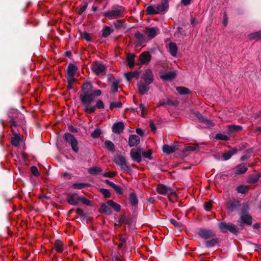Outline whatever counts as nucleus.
<instances>
[{
	"instance_id": "nucleus-9",
	"label": "nucleus",
	"mask_w": 261,
	"mask_h": 261,
	"mask_svg": "<svg viewBox=\"0 0 261 261\" xmlns=\"http://www.w3.org/2000/svg\"><path fill=\"white\" fill-rule=\"evenodd\" d=\"M193 114L198 119L200 122L205 123L206 126H213L214 125V123L211 120L203 117L199 112H195Z\"/></svg>"
},
{
	"instance_id": "nucleus-12",
	"label": "nucleus",
	"mask_w": 261,
	"mask_h": 261,
	"mask_svg": "<svg viewBox=\"0 0 261 261\" xmlns=\"http://www.w3.org/2000/svg\"><path fill=\"white\" fill-rule=\"evenodd\" d=\"M141 149H138L137 150L132 149L130 151V155L133 160L139 163L141 161Z\"/></svg>"
},
{
	"instance_id": "nucleus-36",
	"label": "nucleus",
	"mask_w": 261,
	"mask_h": 261,
	"mask_svg": "<svg viewBox=\"0 0 261 261\" xmlns=\"http://www.w3.org/2000/svg\"><path fill=\"white\" fill-rule=\"evenodd\" d=\"M169 47L170 54L173 56H175L177 52V47L176 44L174 43H170L169 44Z\"/></svg>"
},
{
	"instance_id": "nucleus-16",
	"label": "nucleus",
	"mask_w": 261,
	"mask_h": 261,
	"mask_svg": "<svg viewBox=\"0 0 261 261\" xmlns=\"http://www.w3.org/2000/svg\"><path fill=\"white\" fill-rule=\"evenodd\" d=\"M158 14L164 13L168 8V0H165L156 5Z\"/></svg>"
},
{
	"instance_id": "nucleus-52",
	"label": "nucleus",
	"mask_w": 261,
	"mask_h": 261,
	"mask_svg": "<svg viewBox=\"0 0 261 261\" xmlns=\"http://www.w3.org/2000/svg\"><path fill=\"white\" fill-rule=\"evenodd\" d=\"M111 187L113 188L114 190L119 194H123V191L121 189V188L118 185H116V184H111Z\"/></svg>"
},
{
	"instance_id": "nucleus-61",
	"label": "nucleus",
	"mask_w": 261,
	"mask_h": 261,
	"mask_svg": "<svg viewBox=\"0 0 261 261\" xmlns=\"http://www.w3.org/2000/svg\"><path fill=\"white\" fill-rule=\"evenodd\" d=\"M95 107H97L99 109H102L104 108V105L103 102L101 100H98L97 101L96 106Z\"/></svg>"
},
{
	"instance_id": "nucleus-26",
	"label": "nucleus",
	"mask_w": 261,
	"mask_h": 261,
	"mask_svg": "<svg viewBox=\"0 0 261 261\" xmlns=\"http://www.w3.org/2000/svg\"><path fill=\"white\" fill-rule=\"evenodd\" d=\"M102 171V169L100 167H93L89 168L88 170V173L93 175H99Z\"/></svg>"
},
{
	"instance_id": "nucleus-19",
	"label": "nucleus",
	"mask_w": 261,
	"mask_h": 261,
	"mask_svg": "<svg viewBox=\"0 0 261 261\" xmlns=\"http://www.w3.org/2000/svg\"><path fill=\"white\" fill-rule=\"evenodd\" d=\"M99 211L101 213H103L105 214L110 215H111L112 212L111 208V206L108 204V201L106 203H102L100 206L99 209Z\"/></svg>"
},
{
	"instance_id": "nucleus-31",
	"label": "nucleus",
	"mask_w": 261,
	"mask_h": 261,
	"mask_svg": "<svg viewBox=\"0 0 261 261\" xmlns=\"http://www.w3.org/2000/svg\"><path fill=\"white\" fill-rule=\"evenodd\" d=\"M146 12L148 15L158 14L156 5L149 6L146 8Z\"/></svg>"
},
{
	"instance_id": "nucleus-49",
	"label": "nucleus",
	"mask_w": 261,
	"mask_h": 261,
	"mask_svg": "<svg viewBox=\"0 0 261 261\" xmlns=\"http://www.w3.org/2000/svg\"><path fill=\"white\" fill-rule=\"evenodd\" d=\"M249 38L250 39H254L256 38H261V31L250 34Z\"/></svg>"
},
{
	"instance_id": "nucleus-27",
	"label": "nucleus",
	"mask_w": 261,
	"mask_h": 261,
	"mask_svg": "<svg viewBox=\"0 0 261 261\" xmlns=\"http://www.w3.org/2000/svg\"><path fill=\"white\" fill-rule=\"evenodd\" d=\"M114 31V29L109 26H105L102 30V36L106 38Z\"/></svg>"
},
{
	"instance_id": "nucleus-33",
	"label": "nucleus",
	"mask_w": 261,
	"mask_h": 261,
	"mask_svg": "<svg viewBox=\"0 0 261 261\" xmlns=\"http://www.w3.org/2000/svg\"><path fill=\"white\" fill-rule=\"evenodd\" d=\"M137 112L138 114L142 117H145L146 115L145 106L143 103H140L139 106L137 108Z\"/></svg>"
},
{
	"instance_id": "nucleus-48",
	"label": "nucleus",
	"mask_w": 261,
	"mask_h": 261,
	"mask_svg": "<svg viewBox=\"0 0 261 261\" xmlns=\"http://www.w3.org/2000/svg\"><path fill=\"white\" fill-rule=\"evenodd\" d=\"M87 186H88V184H87L77 183V184H73L72 187L74 189H82L87 187Z\"/></svg>"
},
{
	"instance_id": "nucleus-45",
	"label": "nucleus",
	"mask_w": 261,
	"mask_h": 261,
	"mask_svg": "<svg viewBox=\"0 0 261 261\" xmlns=\"http://www.w3.org/2000/svg\"><path fill=\"white\" fill-rule=\"evenodd\" d=\"M216 138L219 140H224V141H228L229 140V137L223 134L222 133H219L216 135Z\"/></svg>"
},
{
	"instance_id": "nucleus-24",
	"label": "nucleus",
	"mask_w": 261,
	"mask_h": 261,
	"mask_svg": "<svg viewBox=\"0 0 261 261\" xmlns=\"http://www.w3.org/2000/svg\"><path fill=\"white\" fill-rule=\"evenodd\" d=\"M247 170V167L244 164L239 165L236 168L234 174L240 175L245 173Z\"/></svg>"
},
{
	"instance_id": "nucleus-18",
	"label": "nucleus",
	"mask_w": 261,
	"mask_h": 261,
	"mask_svg": "<svg viewBox=\"0 0 261 261\" xmlns=\"http://www.w3.org/2000/svg\"><path fill=\"white\" fill-rule=\"evenodd\" d=\"M178 149V145H173L171 146H169L167 144H165L163 146V151L164 152L170 154L174 152H175L176 150Z\"/></svg>"
},
{
	"instance_id": "nucleus-35",
	"label": "nucleus",
	"mask_w": 261,
	"mask_h": 261,
	"mask_svg": "<svg viewBox=\"0 0 261 261\" xmlns=\"http://www.w3.org/2000/svg\"><path fill=\"white\" fill-rule=\"evenodd\" d=\"M108 204L111 206V208H113L114 211L116 212H119L120 210L121 207L119 204L115 202L112 200H108Z\"/></svg>"
},
{
	"instance_id": "nucleus-56",
	"label": "nucleus",
	"mask_w": 261,
	"mask_h": 261,
	"mask_svg": "<svg viewBox=\"0 0 261 261\" xmlns=\"http://www.w3.org/2000/svg\"><path fill=\"white\" fill-rule=\"evenodd\" d=\"M100 192H101V193L104 195V196L106 198H109L111 196V193H110V192L109 191V190H108L107 189H100Z\"/></svg>"
},
{
	"instance_id": "nucleus-8",
	"label": "nucleus",
	"mask_w": 261,
	"mask_h": 261,
	"mask_svg": "<svg viewBox=\"0 0 261 261\" xmlns=\"http://www.w3.org/2000/svg\"><path fill=\"white\" fill-rule=\"evenodd\" d=\"M143 79L147 85H149L153 82V75L150 69H147L144 71Z\"/></svg>"
},
{
	"instance_id": "nucleus-28",
	"label": "nucleus",
	"mask_w": 261,
	"mask_h": 261,
	"mask_svg": "<svg viewBox=\"0 0 261 261\" xmlns=\"http://www.w3.org/2000/svg\"><path fill=\"white\" fill-rule=\"evenodd\" d=\"M241 222L247 225H251L252 224V218L248 214H242L241 216Z\"/></svg>"
},
{
	"instance_id": "nucleus-58",
	"label": "nucleus",
	"mask_w": 261,
	"mask_h": 261,
	"mask_svg": "<svg viewBox=\"0 0 261 261\" xmlns=\"http://www.w3.org/2000/svg\"><path fill=\"white\" fill-rule=\"evenodd\" d=\"M80 201H81L83 204H86L87 205H91V201L85 198V197H80Z\"/></svg>"
},
{
	"instance_id": "nucleus-38",
	"label": "nucleus",
	"mask_w": 261,
	"mask_h": 261,
	"mask_svg": "<svg viewBox=\"0 0 261 261\" xmlns=\"http://www.w3.org/2000/svg\"><path fill=\"white\" fill-rule=\"evenodd\" d=\"M129 201L132 205H136L138 204V199L135 193H132L129 196Z\"/></svg>"
},
{
	"instance_id": "nucleus-23",
	"label": "nucleus",
	"mask_w": 261,
	"mask_h": 261,
	"mask_svg": "<svg viewBox=\"0 0 261 261\" xmlns=\"http://www.w3.org/2000/svg\"><path fill=\"white\" fill-rule=\"evenodd\" d=\"M54 248L58 252H62L66 247L64 245L63 242L60 240H57L54 244Z\"/></svg>"
},
{
	"instance_id": "nucleus-47",
	"label": "nucleus",
	"mask_w": 261,
	"mask_h": 261,
	"mask_svg": "<svg viewBox=\"0 0 261 261\" xmlns=\"http://www.w3.org/2000/svg\"><path fill=\"white\" fill-rule=\"evenodd\" d=\"M101 134V130L99 128H96L92 133H91V137L93 138H98Z\"/></svg>"
},
{
	"instance_id": "nucleus-62",
	"label": "nucleus",
	"mask_w": 261,
	"mask_h": 261,
	"mask_svg": "<svg viewBox=\"0 0 261 261\" xmlns=\"http://www.w3.org/2000/svg\"><path fill=\"white\" fill-rule=\"evenodd\" d=\"M258 180V178L256 176L251 177L248 180V182L250 184H255Z\"/></svg>"
},
{
	"instance_id": "nucleus-20",
	"label": "nucleus",
	"mask_w": 261,
	"mask_h": 261,
	"mask_svg": "<svg viewBox=\"0 0 261 261\" xmlns=\"http://www.w3.org/2000/svg\"><path fill=\"white\" fill-rule=\"evenodd\" d=\"M239 205V201L237 200L228 201L226 204L227 208L231 212L235 211Z\"/></svg>"
},
{
	"instance_id": "nucleus-29",
	"label": "nucleus",
	"mask_w": 261,
	"mask_h": 261,
	"mask_svg": "<svg viewBox=\"0 0 261 261\" xmlns=\"http://www.w3.org/2000/svg\"><path fill=\"white\" fill-rule=\"evenodd\" d=\"M135 37L140 43H143L146 41L147 38L144 33L143 34L140 32H137L135 34Z\"/></svg>"
},
{
	"instance_id": "nucleus-50",
	"label": "nucleus",
	"mask_w": 261,
	"mask_h": 261,
	"mask_svg": "<svg viewBox=\"0 0 261 261\" xmlns=\"http://www.w3.org/2000/svg\"><path fill=\"white\" fill-rule=\"evenodd\" d=\"M249 38L250 39H254L256 38H261V31L250 34Z\"/></svg>"
},
{
	"instance_id": "nucleus-34",
	"label": "nucleus",
	"mask_w": 261,
	"mask_h": 261,
	"mask_svg": "<svg viewBox=\"0 0 261 261\" xmlns=\"http://www.w3.org/2000/svg\"><path fill=\"white\" fill-rule=\"evenodd\" d=\"M92 85L89 83H85L82 87V93H89L92 92L91 90L92 89Z\"/></svg>"
},
{
	"instance_id": "nucleus-42",
	"label": "nucleus",
	"mask_w": 261,
	"mask_h": 261,
	"mask_svg": "<svg viewBox=\"0 0 261 261\" xmlns=\"http://www.w3.org/2000/svg\"><path fill=\"white\" fill-rule=\"evenodd\" d=\"M138 74V72L134 71L127 72L125 74V77L128 82L131 81L133 77H135Z\"/></svg>"
},
{
	"instance_id": "nucleus-7",
	"label": "nucleus",
	"mask_w": 261,
	"mask_h": 261,
	"mask_svg": "<svg viewBox=\"0 0 261 261\" xmlns=\"http://www.w3.org/2000/svg\"><path fill=\"white\" fill-rule=\"evenodd\" d=\"M124 127V123L122 121H119L113 124L112 129L114 133L120 134L123 133Z\"/></svg>"
},
{
	"instance_id": "nucleus-46",
	"label": "nucleus",
	"mask_w": 261,
	"mask_h": 261,
	"mask_svg": "<svg viewBox=\"0 0 261 261\" xmlns=\"http://www.w3.org/2000/svg\"><path fill=\"white\" fill-rule=\"evenodd\" d=\"M198 146L196 145H189L186 146L183 149L184 152L192 151L196 150Z\"/></svg>"
},
{
	"instance_id": "nucleus-11",
	"label": "nucleus",
	"mask_w": 261,
	"mask_h": 261,
	"mask_svg": "<svg viewBox=\"0 0 261 261\" xmlns=\"http://www.w3.org/2000/svg\"><path fill=\"white\" fill-rule=\"evenodd\" d=\"M80 197L77 194H68L67 197V200L69 204L71 205H76L80 201Z\"/></svg>"
},
{
	"instance_id": "nucleus-5",
	"label": "nucleus",
	"mask_w": 261,
	"mask_h": 261,
	"mask_svg": "<svg viewBox=\"0 0 261 261\" xmlns=\"http://www.w3.org/2000/svg\"><path fill=\"white\" fill-rule=\"evenodd\" d=\"M219 227L222 232H226L228 231L234 234H237L238 232L237 227L231 223L222 222L219 224Z\"/></svg>"
},
{
	"instance_id": "nucleus-55",
	"label": "nucleus",
	"mask_w": 261,
	"mask_h": 261,
	"mask_svg": "<svg viewBox=\"0 0 261 261\" xmlns=\"http://www.w3.org/2000/svg\"><path fill=\"white\" fill-rule=\"evenodd\" d=\"M122 106V104L120 102H112L110 106V109L112 110L115 108H120Z\"/></svg>"
},
{
	"instance_id": "nucleus-60",
	"label": "nucleus",
	"mask_w": 261,
	"mask_h": 261,
	"mask_svg": "<svg viewBox=\"0 0 261 261\" xmlns=\"http://www.w3.org/2000/svg\"><path fill=\"white\" fill-rule=\"evenodd\" d=\"M151 154H152V152L150 150H149L147 151H144L142 153V154L144 158H147L149 159H151Z\"/></svg>"
},
{
	"instance_id": "nucleus-21",
	"label": "nucleus",
	"mask_w": 261,
	"mask_h": 261,
	"mask_svg": "<svg viewBox=\"0 0 261 261\" xmlns=\"http://www.w3.org/2000/svg\"><path fill=\"white\" fill-rule=\"evenodd\" d=\"M140 142V137L136 135H130L128 139V145L130 147L135 146Z\"/></svg>"
},
{
	"instance_id": "nucleus-25",
	"label": "nucleus",
	"mask_w": 261,
	"mask_h": 261,
	"mask_svg": "<svg viewBox=\"0 0 261 261\" xmlns=\"http://www.w3.org/2000/svg\"><path fill=\"white\" fill-rule=\"evenodd\" d=\"M77 70V67L76 65L73 64H69L67 69V75L74 76Z\"/></svg>"
},
{
	"instance_id": "nucleus-37",
	"label": "nucleus",
	"mask_w": 261,
	"mask_h": 261,
	"mask_svg": "<svg viewBox=\"0 0 261 261\" xmlns=\"http://www.w3.org/2000/svg\"><path fill=\"white\" fill-rule=\"evenodd\" d=\"M105 145L106 148L110 151L114 152L115 151V146L112 141L106 140L105 142Z\"/></svg>"
},
{
	"instance_id": "nucleus-1",
	"label": "nucleus",
	"mask_w": 261,
	"mask_h": 261,
	"mask_svg": "<svg viewBox=\"0 0 261 261\" xmlns=\"http://www.w3.org/2000/svg\"><path fill=\"white\" fill-rule=\"evenodd\" d=\"M81 101L84 106V110L88 113H93L95 112V107H92L90 105L93 100V94L92 92L82 93L80 95Z\"/></svg>"
},
{
	"instance_id": "nucleus-32",
	"label": "nucleus",
	"mask_w": 261,
	"mask_h": 261,
	"mask_svg": "<svg viewBox=\"0 0 261 261\" xmlns=\"http://www.w3.org/2000/svg\"><path fill=\"white\" fill-rule=\"evenodd\" d=\"M127 62L130 68H132L135 64V55L134 54H129L127 56Z\"/></svg>"
},
{
	"instance_id": "nucleus-39",
	"label": "nucleus",
	"mask_w": 261,
	"mask_h": 261,
	"mask_svg": "<svg viewBox=\"0 0 261 261\" xmlns=\"http://www.w3.org/2000/svg\"><path fill=\"white\" fill-rule=\"evenodd\" d=\"M228 129L229 132L232 133L242 130V127L240 125H230L228 126Z\"/></svg>"
},
{
	"instance_id": "nucleus-43",
	"label": "nucleus",
	"mask_w": 261,
	"mask_h": 261,
	"mask_svg": "<svg viewBox=\"0 0 261 261\" xmlns=\"http://www.w3.org/2000/svg\"><path fill=\"white\" fill-rule=\"evenodd\" d=\"M120 80L114 81L111 85V91L113 93H116L118 91V85L120 83Z\"/></svg>"
},
{
	"instance_id": "nucleus-10",
	"label": "nucleus",
	"mask_w": 261,
	"mask_h": 261,
	"mask_svg": "<svg viewBox=\"0 0 261 261\" xmlns=\"http://www.w3.org/2000/svg\"><path fill=\"white\" fill-rule=\"evenodd\" d=\"M158 31V29L156 28H147L144 30V33L146 35V38L151 39L156 35Z\"/></svg>"
},
{
	"instance_id": "nucleus-40",
	"label": "nucleus",
	"mask_w": 261,
	"mask_h": 261,
	"mask_svg": "<svg viewBox=\"0 0 261 261\" xmlns=\"http://www.w3.org/2000/svg\"><path fill=\"white\" fill-rule=\"evenodd\" d=\"M21 138L18 135H15L11 139V143L12 144L15 146H18L20 144Z\"/></svg>"
},
{
	"instance_id": "nucleus-17",
	"label": "nucleus",
	"mask_w": 261,
	"mask_h": 261,
	"mask_svg": "<svg viewBox=\"0 0 261 261\" xmlns=\"http://www.w3.org/2000/svg\"><path fill=\"white\" fill-rule=\"evenodd\" d=\"M92 69L95 73L98 75L105 71V67L103 64L96 63L92 65Z\"/></svg>"
},
{
	"instance_id": "nucleus-51",
	"label": "nucleus",
	"mask_w": 261,
	"mask_h": 261,
	"mask_svg": "<svg viewBox=\"0 0 261 261\" xmlns=\"http://www.w3.org/2000/svg\"><path fill=\"white\" fill-rule=\"evenodd\" d=\"M217 243V239H213L206 242V246L208 247L214 246Z\"/></svg>"
},
{
	"instance_id": "nucleus-30",
	"label": "nucleus",
	"mask_w": 261,
	"mask_h": 261,
	"mask_svg": "<svg viewBox=\"0 0 261 261\" xmlns=\"http://www.w3.org/2000/svg\"><path fill=\"white\" fill-rule=\"evenodd\" d=\"M237 152V150L236 149L233 148L231 150L228 151L227 152L224 153L223 154V158L224 160H229L233 154L236 153Z\"/></svg>"
},
{
	"instance_id": "nucleus-2",
	"label": "nucleus",
	"mask_w": 261,
	"mask_h": 261,
	"mask_svg": "<svg viewBox=\"0 0 261 261\" xmlns=\"http://www.w3.org/2000/svg\"><path fill=\"white\" fill-rule=\"evenodd\" d=\"M125 12L124 8L116 6L113 7L111 9L104 12L103 15L109 19H114L123 17Z\"/></svg>"
},
{
	"instance_id": "nucleus-3",
	"label": "nucleus",
	"mask_w": 261,
	"mask_h": 261,
	"mask_svg": "<svg viewBox=\"0 0 261 261\" xmlns=\"http://www.w3.org/2000/svg\"><path fill=\"white\" fill-rule=\"evenodd\" d=\"M156 191L159 194L167 196L169 198H175L176 196V194L173 189L163 184L159 185L157 186Z\"/></svg>"
},
{
	"instance_id": "nucleus-14",
	"label": "nucleus",
	"mask_w": 261,
	"mask_h": 261,
	"mask_svg": "<svg viewBox=\"0 0 261 261\" xmlns=\"http://www.w3.org/2000/svg\"><path fill=\"white\" fill-rule=\"evenodd\" d=\"M176 75V72L175 71H171L162 72L160 77L163 80L169 81L174 79Z\"/></svg>"
},
{
	"instance_id": "nucleus-63",
	"label": "nucleus",
	"mask_w": 261,
	"mask_h": 261,
	"mask_svg": "<svg viewBox=\"0 0 261 261\" xmlns=\"http://www.w3.org/2000/svg\"><path fill=\"white\" fill-rule=\"evenodd\" d=\"M204 208L206 211H209L212 207V203L210 201L206 202L204 204Z\"/></svg>"
},
{
	"instance_id": "nucleus-53",
	"label": "nucleus",
	"mask_w": 261,
	"mask_h": 261,
	"mask_svg": "<svg viewBox=\"0 0 261 261\" xmlns=\"http://www.w3.org/2000/svg\"><path fill=\"white\" fill-rule=\"evenodd\" d=\"M84 4L80 8L79 10V14L81 15L87 8L89 3L87 2H84Z\"/></svg>"
},
{
	"instance_id": "nucleus-54",
	"label": "nucleus",
	"mask_w": 261,
	"mask_h": 261,
	"mask_svg": "<svg viewBox=\"0 0 261 261\" xmlns=\"http://www.w3.org/2000/svg\"><path fill=\"white\" fill-rule=\"evenodd\" d=\"M31 171L32 173L36 176H38L39 175V172L36 166H33L31 168Z\"/></svg>"
},
{
	"instance_id": "nucleus-6",
	"label": "nucleus",
	"mask_w": 261,
	"mask_h": 261,
	"mask_svg": "<svg viewBox=\"0 0 261 261\" xmlns=\"http://www.w3.org/2000/svg\"><path fill=\"white\" fill-rule=\"evenodd\" d=\"M114 161L115 164L120 167V168L124 170H128L129 167L126 164L125 158L121 155H117L114 158Z\"/></svg>"
},
{
	"instance_id": "nucleus-13",
	"label": "nucleus",
	"mask_w": 261,
	"mask_h": 261,
	"mask_svg": "<svg viewBox=\"0 0 261 261\" xmlns=\"http://www.w3.org/2000/svg\"><path fill=\"white\" fill-rule=\"evenodd\" d=\"M151 55L148 52L142 53L139 57L140 63L139 65L141 64H147L149 63L150 60Z\"/></svg>"
},
{
	"instance_id": "nucleus-57",
	"label": "nucleus",
	"mask_w": 261,
	"mask_h": 261,
	"mask_svg": "<svg viewBox=\"0 0 261 261\" xmlns=\"http://www.w3.org/2000/svg\"><path fill=\"white\" fill-rule=\"evenodd\" d=\"M102 174L103 176L106 177H114L116 175V173L114 172L109 171L107 172H105Z\"/></svg>"
},
{
	"instance_id": "nucleus-22",
	"label": "nucleus",
	"mask_w": 261,
	"mask_h": 261,
	"mask_svg": "<svg viewBox=\"0 0 261 261\" xmlns=\"http://www.w3.org/2000/svg\"><path fill=\"white\" fill-rule=\"evenodd\" d=\"M149 85H147L143 82H140L138 84V88L139 92L141 94H144L149 90Z\"/></svg>"
},
{
	"instance_id": "nucleus-59",
	"label": "nucleus",
	"mask_w": 261,
	"mask_h": 261,
	"mask_svg": "<svg viewBox=\"0 0 261 261\" xmlns=\"http://www.w3.org/2000/svg\"><path fill=\"white\" fill-rule=\"evenodd\" d=\"M113 24L116 29H120L123 27V24L121 21L117 20L113 22Z\"/></svg>"
},
{
	"instance_id": "nucleus-41",
	"label": "nucleus",
	"mask_w": 261,
	"mask_h": 261,
	"mask_svg": "<svg viewBox=\"0 0 261 261\" xmlns=\"http://www.w3.org/2000/svg\"><path fill=\"white\" fill-rule=\"evenodd\" d=\"M248 187L247 186L245 185H240L237 187V190L238 192L245 194L248 191Z\"/></svg>"
},
{
	"instance_id": "nucleus-15",
	"label": "nucleus",
	"mask_w": 261,
	"mask_h": 261,
	"mask_svg": "<svg viewBox=\"0 0 261 261\" xmlns=\"http://www.w3.org/2000/svg\"><path fill=\"white\" fill-rule=\"evenodd\" d=\"M198 234L202 238L207 239L215 236V233L211 230L201 229L199 230Z\"/></svg>"
},
{
	"instance_id": "nucleus-4",
	"label": "nucleus",
	"mask_w": 261,
	"mask_h": 261,
	"mask_svg": "<svg viewBox=\"0 0 261 261\" xmlns=\"http://www.w3.org/2000/svg\"><path fill=\"white\" fill-rule=\"evenodd\" d=\"M65 140L71 145L72 150L77 153L79 148L77 146L78 142L73 135L70 133H66L64 136Z\"/></svg>"
},
{
	"instance_id": "nucleus-44",
	"label": "nucleus",
	"mask_w": 261,
	"mask_h": 261,
	"mask_svg": "<svg viewBox=\"0 0 261 261\" xmlns=\"http://www.w3.org/2000/svg\"><path fill=\"white\" fill-rule=\"evenodd\" d=\"M176 90L180 94H187L190 92L189 90L184 87H177L176 88Z\"/></svg>"
},
{
	"instance_id": "nucleus-64",
	"label": "nucleus",
	"mask_w": 261,
	"mask_h": 261,
	"mask_svg": "<svg viewBox=\"0 0 261 261\" xmlns=\"http://www.w3.org/2000/svg\"><path fill=\"white\" fill-rule=\"evenodd\" d=\"M67 81L68 84H72L74 81V76H71L67 75Z\"/></svg>"
}]
</instances>
